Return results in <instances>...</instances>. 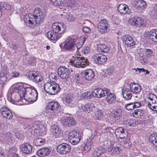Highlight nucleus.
<instances>
[{
  "label": "nucleus",
  "instance_id": "nucleus-47",
  "mask_svg": "<svg viewBox=\"0 0 157 157\" xmlns=\"http://www.w3.org/2000/svg\"><path fill=\"white\" fill-rule=\"evenodd\" d=\"M0 6L2 8L8 10L11 8L10 6L7 2H1Z\"/></svg>",
  "mask_w": 157,
  "mask_h": 157
},
{
  "label": "nucleus",
  "instance_id": "nucleus-52",
  "mask_svg": "<svg viewBox=\"0 0 157 157\" xmlns=\"http://www.w3.org/2000/svg\"><path fill=\"white\" fill-rule=\"evenodd\" d=\"M145 50V53L147 57H150L152 56L153 51L149 49H146Z\"/></svg>",
  "mask_w": 157,
  "mask_h": 157
},
{
  "label": "nucleus",
  "instance_id": "nucleus-23",
  "mask_svg": "<svg viewBox=\"0 0 157 157\" xmlns=\"http://www.w3.org/2000/svg\"><path fill=\"white\" fill-rule=\"evenodd\" d=\"M21 151L23 153L28 154L31 153L33 150V147L28 143L24 144L20 146Z\"/></svg>",
  "mask_w": 157,
  "mask_h": 157
},
{
  "label": "nucleus",
  "instance_id": "nucleus-62",
  "mask_svg": "<svg viewBox=\"0 0 157 157\" xmlns=\"http://www.w3.org/2000/svg\"><path fill=\"white\" fill-rule=\"evenodd\" d=\"M141 72H146L145 75H146L149 73L148 71L147 70H146L143 68H141Z\"/></svg>",
  "mask_w": 157,
  "mask_h": 157
},
{
  "label": "nucleus",
  "instance_id": "nucleus-11",
  "mask_svg": "<svg viewBox=\"0 0 157 157\" xmlns=\"http://www.w3.org/2000/svg\"><path fill=\"white\" fill-rule=\"evenodd\" d=\"M108 27V24L107 21L105 19L101 20L98 24V31L101 34L107 33Z\"/></svg>",
  "mask_w": 157,
  "mask_h": 157
},
{
  "label": "nucleus",
  "instance_id": "nucleus-5",
  "mask_svg": "<svg viewBox=\"0 0 157 157\" xmlns=\"http://www.w3.org/2000/svg\"><path fill=\"white\" fill-rule=\"evenodd\" d=\"M148 100L146 101L147 106L153 111H157V98L151 94L148 95Z\"/></svg>",
  "mask_w": 157,
  "mask_h": 157
},
{
  "label": "nucleus",
  "instance_id": "nucleus-13",
  "mask_svg": "<svg viewBox=\"0 0 157 157\" xmlns=\"http://www.w3.org/2000/svg\"><path fill=\"white\" fill-rule=\"evenodd\" d=\"M70 145L66 143H63L57 146L56 148L57 152L62 155H66L70 151Z\"/></svg>",
  "mask_w": 157,
  "mask_h": 157
},
{
  "label": "nucleus",
  "instance_id": "nucleus-4",
  "mask_svg": "<svg viewBox=\"0 0 157 157\" xmlns=\"http://www.w3.org/2000/svg\"><path fill=\"white\" fill-rule=\"evenodd\" d=\"M44 88L47 93L52 95L56 94L60 90L59 85L53 81L46 82Z\"/></svg>",
  "mask_w": 157,
  "mask_h": 157
},
{
  "label": "nucleus",
  "instance_id": "nucleus-45",
  "mask_svg": "<svg viewBox=\"0 0 157 157\" xmlns=\"http://www.w3.org/2000/svg\"><path fill=\"white\" fill-rule=\"evenodd\" d=\"M7 79V77L5 75L4 73L3 72L0 73V83H4Z\"/></svg>",
  "mask_w": 157,
  "mask_h": 157
},
{
  "label": "nucleus",
  "instance_id": "nucleus-10",
  "mask_svg": "<svg viewBox=\"0 0 157 157\" xmlns=\"http://www.w3.org/2000/svg\"><path fill=\"white\" fill-rule=\"evenodd\" d=\"M109 92H110V90L108 89L97 88L94 89L93 90V96L97 98H102L106 96V94Z\"/></svg>",
  "mask_w": 157,
  "mask_h": 157
},
{
  "label": "nucleus",
  "instance_id": "nucleus-61",
  "mask_svg": "<svg viewBox=\"0 0 157 157\" xmlns=\"http://www.w3.org/2000/svg\"><path fill=\"white\" fill-rule=\"evenodd\" d=\"M97 134V133L96 131L95 130L93 131L92 132V136H93V137H92V138H94L95 137H96Z\"/></svg>",
  "mask_w": 157,
  "mask_h": 157
},
{
  "label": "nucleus",
  "instance_id": "nucleus-42",
  "mask_svg": "<svg viewBox=\"0 0 157 157\" xmlns=\"http://www.w3.org/2000/svg\"><path fill=\"white\" fill-rule=\"evenodd\" d=\"M144 113L143 111L140 109H137L135 110L134 113H132L133 116L136 118L141 117L143 116Z\"/></svg>",
  "mask_w": 157,
  "mask_h": 157
},
{
  "label": "nucleus",
  "instance_id": "nucleus-54",
  "mask_svg": "<svg viewBox=\"0 0 157 157\" xmlns=\"http://www.w3.org/2000/svg\"><path fill=\"white\" fill-rule=\"evenodd\" d=\"M91 148L90 143V142L86 143V144L84 146V149L86 151H89Z\"/></svg>",
  "mask_w": 157,
  "mask_h": 157
},
{
  "label": "nucleus",
  "instance_id": "nucleus-38",
  "mask_svg": "<svg viewBox=\"0 0 157 157\" xmlns=\"http://www.w3.org/2000/svg\"><path fill=\"white\" fill-rule=\"evenodd\" d=\"M46 141L45 139L37 138L34 140V142L36 146H39L44 145L46 143Z\"/></svg>",
  "mask_w": 157,
  "mask_h": 157
},
{
  "label": "nucleus",
  "instance_id": "nucleus-14",
  "mask_svg": "<svg viewBox=\"0 0 157 157\" xmlns=\"http://www.w3.org/2000/svg\"><path fill=\"white\" fill-rule=\"evenodd\" d=\"M128 22L131 25L137 27H140L144 24V20L138 16H135L129 19Z\"/></svg>",
  "mask_w": 157,
  "mask_h": 157
},
{
  "label": "nucleus",
  "instance_id": "nucleus-1",
  "mask_svg": "<svg viewBox=\"0 0 157 157\" xmlns=\"http://www.w3.org/2000/svg\"><path fill=\"white\" fill-rule=\"evenodd\" d=\"M45 14L41 9L37 8L34 10L33 14H26L24 17V21L26 25L33 27L41 24L44 21Z\"/></svg>",
  "mask_w": 157,
  "mask_h": 157
},
{
  "label": "nucleus",
  "instance_id": "nucleus-26",
  "mask_svg": "<svg viewBox=\"0 0 157 157\" xmlns=\"http://www.w3.org/2000/svg\"><path fill=\"white\" fill-rule=\"evenodd\" d=\"M95 63L98 64H103L107 60L106 56L102 54L96 55L94 57Z\"/></svg>",
  "mask_w": 157,
  "mask_h": 157
},
{
  "label": "nucleus",
  "instance_id": "nucleus-51",
  "mask_svg": "<svg viewBox=\"0 0 157 157\" xmlns=\"http://www.w3.org/2000/svg\"><path fill=\"white\" fill-rule=\"evenodd\" d=\"M133 104V103L127 104L125 105V107L126 109L128 110H130L134 109V108Z\"/></svg>",
  "mask_w": 157,
  "mask_h": 157
},
{
  "label": "nucleus",
  "instance_id": "nucleus-7",
  "mask_svg": "<svg viewBox=\"0 0 157 157\" xmlns=\"http://www.w3.org/2000/svg\"><path fill=\"white\" fill-rule=\"evenodd\" d=\"M28 77L29 79L36 83H41L44 86V78L40 74L34 71H30L28 73Z\"/></svg>",
  "mask_w": 157,
  "mask_h": 157
},
{
  "label": "nucleus",
  "instance_id": "nucleus-53",
  "mask_svg": "<svg viewBox=\"0 0 157 157\" xmlns=\"http://www.w3.org/2000/svg\"><path fill=\"white\" fill-rule=\"evenodd\" d=\"M67 19L69 21H74L75 18L74 16L71 15H68L67 17Z\"/></svg>",
  "mask_w": 157,
  "mask_h": 157
},
{
  "label": "nucleus",
  "instance_id": "nucleus-33",
  "mask_svg": "<svg viewBox=\"0 0 157 157\" xmlns=\"http://www.w3.org/2000/svg\"><path fill=\"white\" fill-rule=\"evenodd\" d=\"M149 36L153 41L157 42V29H153L149 33Z\"/></svg>",
  "mask_w": 157,
  "mask_h": 157
},
{
  "label": "nucleus",
  "instance_id": "nucleus-41",
  "mask_svg": "<svg viewBox=\"0 0 157 157\" xmlns=\"http://www.w3.org/2000/svg\"><path fill=\"white\" fill-rule=\"evenodd\" d=\"M127 132L125 129L122 127H119L116 129L115 133L116 135H119L120 134L126 135V132Z\"/></svg>",
  "mask_w": 157,
  "mask_h": 157
},
{
  "label": "nucleus",
  "instance_id": "nucleus-28",
  "mask_svg": "<svg viewBox=\"0 0 157 157\" xmlns=\"http://www.w3.org/2000/svg\"><path fill=\"white\" fill-rule=\"evenodd\" d=\"M130 90L134 94H138L141 90V87L138 84L131 83L130 85Z\"/></svg>",
  "mask_w": 157,
  "mask_h": 157
},
{
  "label": "nucleus",
  "instance_id": "nucleus-55",
  "mask_svg": "<svg viewBox=\"0 0 157 157\" xmlns=\"http://www.w3.org/2000/svg\"><path fill=\"white\" fill-rule=\"evenodd\" d=\"M89 51V47L87 46L84 47L82 50V53L85 54L88 53Z\"/></svg>",
  "mask_w": 157,
  "mask_h": 157
},
{
  "label": "nucleus",
  "instance_id": "nucleus-31",
  "mask_svg": "<svg viewBox=\"0 0 157 157\" xmlns=\"http://www.w3.org/2000/svg\"><path fill=\"white\" fill-rule=\"evenodd\" d=\"M128 6L126 4H120L117 7V10L121 13L126 14H129V12H128Z\"/></svg>",
  "mask_w": 157,
  "mask_h": 157
},
{
  "label": "nucleus",
  "instance_id": "nucleus-20",
  "mask_svg": "<svg viewBox=\"0 0 157 157\" xmlns=\"http://www.w3.org/2000/svg\"><path fill=\"white\" fill-rule=\"evenodd\" d=\"M122 113V111L120 109H117L113 111L111 113V117L110 118V121L111 123H113L116 120H118L120 119Z\"/></svg>",
  "mask_w": 157,
  "mask_h": 157
},
{
  "label": "nucleus",
  "instance_id": "nucleus-17",
  "mask_svg": "<svg viewBox=\"0 0 157 157\" xmlns=\"http://www.w3.org/2000/svg\"><path fill=\"white\" fill-rule=\"evenodd\" d=\"M133 6L139 10L143 11L146 8L147 4L145 1L143 0H138L135 1L132 3Z\"/></svg>",
  "mask_w": 157,
  "mask_h": 157
},
{
  "label": "nucleus",
  "instance_id": "nucleus-3",
  "mask_svg": "<svg viewBox=\"0 0 157 157\" xmlns=\"http://www.w3.org/2000/svg\"><path fill=\"white\" fill-rule=\"evenodd\" d=\"M23 97L26 101L29 102L35 101L37 99L38 93L36 90L31 87H26L24 89Z\"/></svg>",
  "mask_w": 157,
  "mask_h": 157
},
{
  "label": "nucleus",
  "instance_id": "nucleus-57",
  "mask_svg": "<svg viewBox=\"0 0 157 157\" xmlns=\"http://www.w3.org/2000/svg\"><path fill=\"white\" fill-rule=\"evenodd\" d=\"M49 1L54 6H57L59 5L58 0H49Z\"/></svg>",
  "mask_w": 157,
  "mask_h": 157
},
{
  "label": "nucleus",
  "instance_id": "nucleus-24",
  "mask_svg": "<svg viewBox=\"0 0 157 157\" xmlns=\"http://www.w3.org/2000/svg\"><path fill=\"white\" fill-rule=\"evenodd\" d=\"M61 122L63 124L68 126L74 125L76 123L74 118L72 117L69 116L65 117Z\"/></svg>",
  "mask_w": 157,
  "mask_h": 157
},
{
  "label": "nucleus",
  "instance_id": "nucleus-39",
  "mask_svg": "<svg viewBox=\"0 0 157 157\" xmlns=\"http://www.w3.org/2000/svg\"><path fill=\"white\" fill-rule=\"evenodd\" d=\"M98 51L99 52L107 53L109 52V48L106 45L104 44L98 45Z\"/></svg>",
  "mask_w": 157,
  "mask_h": 157
},
{
  "label": "nucleus",
  "instance_id": "nucleus-64",
  "mask_svg": "<svg viewBox=\"0 0 157 157\" xmlns=\"http://www.w3.org/2000/svg\"><path fill=\"white\" fill-rule=\"evenodd\" d=\"M154 10L157 13V4H155L154 6Z\"/></svg>",
  "mask_w": 157,
  "mask_h": 157
},
{
  "label": "nucleus",
  "instance_id": "nucleus-27",
  "mask_svg": "<svg viewBox=\"0 0 157 157\" xmlns=\"http://www.w3.org/2000/svg\"><path fill=\"white\" fill-rule=\"evenodd\" d=\"M122 94L124 99L126 100H130L132 96L131 91L126 86H124L122 90Z\"/></svg>",
  "mask_w": 157,
  "mask_h": 157
},
{
  "label": "nucleus",
  "instance_id": "nucleus-12",
  "mask_svg": "<svg viewBox=\"0 0 157 157\" xmlns=\"http://www.w3.org/2000/svg\"><path fill=\"white\" fill-rule=\"evenodd\" d=\"M78 108L80 112L83 114H88L93 111L95 109V107L92 104H87L85 105L79 104Z\"/></svg>",
  "mask_w": 157,
  "mask_h": 157
},
{
  "label": "nucleus",
  "instance_id": "nucleus-2",
  "mask_svg": "<svg viewBox=\"0 0 157 157\" xmlns=\"http://www.w3.org/2000/svg\"><path fill=\"white\" fill-rule=\"evenodd\" d=\"M66 29V26L61 22H55L52 25V30L48 31L47 36L49 39L56 40L61 37L64 34Z\"/></svg>",
  "mask_w": 157,
  "mask_h": 157
},
{
  "label": "nucleus",
  "instance_id": "nucleus-63",
  "mask_svg": "<svg viewBox=\"0 0 157 157\" xmlns=\"http://www.w3.org/2000/svg\"><path fill=\"white\" fill-rule=\"evenodd\" d=\"M129 140L128 138H125L124 141V144H126L127 143H129Z\"/></svg>",
  "mask_w": 157,
  "mask_h": 157
},
{
  "label": "nucleus",
  "instance_id": "nucleus-43",
  "mask_svg": "<svg viewBox=\"0 0 157 157\" xmlns=\"http://www.w3.org/2000/svg\"><path fill=\"white\" fill-rule=\"evenodd\" d=\"M122 151L121 147L115 146L112 150V154L115 155L119 154Z\"/></svg>",
  "mask_w": 157,
  "mask_h": 157
},
{
  "label": "nucleus",
  "instance_id": "nucleus-34",
  "mask_svg": "<svg viewBox=\"0 0 157 157\" xmlns=\"http://www.w3.org/2000/svg\"><path fill=\"white\" fill-rule=\"evenodd\" d=\"M1 137L2 139L0 140H3L9 142L10 140H13V135L10 132L4 133L2 135Z\"/></svg>",
  "mask_w": 157,
  "mask_h": 157
},
{
  "label": "nucleus",
  "instance_id": "nucleus-6",
  "mask_svg": "<svg viewBox=\"0 0 157 157\" xmlns=\"http://www.w3.org/2000/svg\"><path fill=\"white\" fill-rule=\"evenodd\" d=\"M81 138L80 134L75 130H71L68 134V140L73 145L78 144Z\"/></svg>",
  "mask_w": 157,
  "mask_h": 157
},
{
  "label": "nucleus",
  "instance_id": "nucleus-48",
  "mask_svg": "<svg viewBox=\"0 0 157 157\" xmlns=\"http://www.w3.org/2000/svg\"><path fill=\"white\" fill-rule=\"evenodd\" d=\"M135 120L132 119H130L128 120L127 121V124L130 126H134L136 125Z\"/></svg>",
  "mask_w": 157,
  "mask_h": 157
},
{
  "label": "nucleus",
  "instance_id": "nucleus-25",
  "mask_svg": "<svg viewBox=\"0 0 157 157\" xmlns=\"http://www.w3.org/2000/svg\"><path fill=\"white\" fill-rule=\"evenodd\" d=\"M51 152V149L48 147H46L38 150L36 154L39 157H44L49 155Z\"/></svg>",
  "mask_w": 157,
  "mask_h": 157
},
{
  "label": "nucleus",
  "instance_id": "nucleus-35",
  "mask_svg": "<svg viewBox=\"0 0 157 157\" xmlns=\"http://www.w3.org/2000/svg\"><path fill=\"white\" fill-rule=\"evenodd\" d=\"M105 152V150L104 148L102 147H99L94 150L93 155L95 157H99Z\"/></svg>",
  "mask_w": 157,
  "mask_h": 157
},
{
  "label": "nucleus",
  "instance_id": "nucleus-44",
  "mask_svg": "<svg viewBox=\"0 0 157 157\" xmlns=\"http://www.w3.org/2000/svg\"><path fill=\"white\" fill-rule=\"evenodd\" d=\"M93 116L96 119L100 120L102 117L103 114L101 110L98 109L96 112L95 114Z\"/></svg>",
  "mask_w": 157,
  "mask_h": 157
},
{
  "label": "nucleus",
  "instance_id": "nucleus-36",
  "mask_svg": "<svg viewBox=\"0 0 157 157\" xmlns=\"http://www.w3.org/2000/svg\"><path fill=\"white\" fill-rule=\"evenodd\" d=\"M65 3L67 6L71 8L75 7L78 4V0H65Z\"/></svg>",
  "mask_w": 157,
  "mask_h": 157
},
{
  "label": "nucleus",
  "instance_id": "nucleus-22",
  "mask_svg": "<svg viewBox=\"0 0 157 157\" xmlns=\"http://www.w3.org/2000/svg\"><path fill=\"white\" fill-rule=\"evenodd\" d=\"M124 41L128 47L132 46L136 44L132 37L129 35H126L123 36Z\"/></svg>",
  "mask_w": 157,
  "mask_h": 157
},
{
  "label": "nucleus",
  "instance_id": "nucleus-40",
  "mask_svg": "<svg viewBox=\"0 0 157 157\" xmlns=\"http://www.w3.org/2000/svg\"><path fill=\"white\" fill-rule=\"evenodd\" d=\"M149 140L157 148V133L151 134L149 136Z\"/></svg>",
  "mask_w": 157,
  "mask_h": 157
},
{
  "label": "nucleus",
  "instance_id": "nucleus-9",
  "mask_svg": "<svg viewBox=\"0 0 157 157\" xmlns=\"http://www.w3.org/2000/svg\"><path fill=\"white\" fill-rule=\"evenodd\" d=\"M20 88L18 87H15L13 90V92L11 93V97L8 98V100L11 102L14 103L15 102L19 101L21 98V96L20 93L21 91H20Z\"/></svg>",
  "mask_w": 157,
  "mask_h": 157
},
{
  "label": "nucleus",
  "instance_id": "nucleus-46",
  "mask_svg": "<svg viewBox=\"0 0 157 157\" xmlns=\"http://www.w3.org/2000/svg\"><path fill=\"white\" fill-rule=\"evenodd\" d=\"M82 40L81 42H78L76 44V48H75V49L76 51H77V50L80 49L82 47L83 44L85 41V37H82Z\"/></svg>",
  "mask_w": 157,
  "mask_h": 157
},
{
  "label": "nucleus",
  "instance_id": "nucleus-16",
  "mask_svg": "<svg viewBox=\"0 0 157 157\" xmlns=\"http://www.w3.org/2000/svg\"><path fill=\"white\" fill-rule=\"evenodd\" d=\"M51 134L56 138L61 137L62 135L61 129L57 125L54 124L52 126L50 130Z\"/></svg>",
  "mask_w": 157,
  "mask_h": 157
},
{
  "label": "nucleus",
  "instance_id": "nucleus-58",
  "mask_svg": "<svg viewBox=\"0 0 157 157\" xmlns=\"http://www.w3.org/2000/svg\"><path fill=\"white\" fill-rule=\"evenodd\" d=\"M79 75L76 73L75 74V80L76 81V82L78 83L79 82V81L80 80V78H79Z\"/></svg>",
  "mask_w": 157,
  "mask_h": 157
},
{
  "label": "nucleus",
  "instance_id": "nucleus-15",
  "mask_svg": "<svg viewBox=\"0 0 157 157\" xmlns=\"http://www.w3.org/2000/svg\"><path fill=\"white\" fill-rule=\"evenodd\" d=\"M58 73L61 78L65 79H67L70 75L69 69L63 67L58 68Z\"/></svg>",
  "mask_w": 157,
  "mask_h": 157
},
{
  "label": "nucleus",
  "instance_id": "nucleus-21",
  "mask_svg": "<svg viewBox=\"0 0 157 157\" xmlns=\"http://www.w3.org/2000/svg\"><path fill=\"white\" fill-rule=\"evenodd\" d=\"M65 101L71 107H75L76 105V99L75 96L71 94H68L65 98Z\"/></svg>",
  "mask_w": 157,
  "mask_h": 157
},
{
  "label": "nucleus",
  "instance_id": "nucleus-37",
  "mask_svg": "<svg viewBox=\"0 0 157 157\" xmlns=\"http://www.w3.org/2000/svg\"><path fill=\"white\" fill-rule=\"evenodd\" d=\"M104 134L105 137L106 136H107L106 137L107 139L110 140H111V141L110 142V145L112 147L115 144V140L113 139V134L109 132H105Z\"/></svg>",
  "mask_w": 157,
  "mask_h": 157
},
{
  "label": "nucleus",
  "instance_id": "nucleus-29",
  "mask_svg": "<svg viewBox=\"0 0 157 157\" xmlns=\"http://www.w3.org/2000/svg\"><path fill=\"white\" fill-rule=\"evenodd\" d=\"M105 101L109 104L115 103L116 101V96L113 93L109 92L106 94Z\"/></svg>",
  "mask_w": 157,
  "mask_h": 157
},
{
  "label": "nucleus",
  "instance_id": "nucleus-49",
  "mask_svg": "<svg viewBox=\"0 0 157 157\" xmlns=\"http://www.w3.org/2000/svg\"><path fill=\"white\" fill-rule=\"evenodd\" d=\"M20 75V73L18 71H14L11 73L10 74L11 76L10 78H17Z\"/></svg>",
  "mask_w": 157,
  "mask_h": 157
},
{
  "label": "nucleus",
  "instance_id": "nucleus-8",
  "mask_svg": "<svg viewBox=\"0 0 157 157\" xmlns=\"http://www.w3.org/2000/svg\"><path fill=\"white\" fill-rule=\"evenodd\" d=\"M72 63L74 66L77 67H84L88 65V62L86 59L83 57H73Z\"/></svg>",
  "mask_w": 157,
  "mask_h": 157
},
{
  "label": "nucleus",
  "instance_id": "nucleus-60",
  "mask_svg": "<svg viewBox=\"0 0 157 157\" xmlns=\"http://www.w3.org/2000/svg\"><path fill=\"white\" fill-rule=\"evenodd\" d=\"M87 98L90 99L92 98V96H93V92L92 93H90V92L87 91Z\"/></svg>",
  "mask_w": 157,
  "mask_h": 157
},
{
  "label": "nucleus",
  "instance_id": "nucleus-19",
  "mask_svg": "<svg viewBox=\"0 0 157 157\" xmlns=\"http://www.w3.org/2000/svg\"><path fill=\"white\" fill-rule=\"evenodd\" d=\"M81 75L87 80L90 81L94 77V74L93 70L88 69L83 71L81 72Z\"/></svg>",
  "mask_w": 157,
  "mask_h": 157
},
{
  "label": "nucleus",
  "instance_id": "nucleus-59",
  "mask_svg": "<svg viewBox=\"0 0 157 157\" xmlns=\"http://www.w3.org/2000/svg\"><path fill=\"white\" fill-rule=\"evenodd\" d=\"M133 105L134 108H137L140 107L141 105V103L139 102H135L133 103Z\"/></svg>",
  "mask_w": 157,
  "mask_h": 157
},
{
  "label": "nucleus",
  "instance_id": "nucleus-50",
  "mask_svg": "<svg viewBox=\"0 0 157 157\" xmlns=\"http://www.w3.org/2000/svg\"><path fill=\"white\" fill-rule=\"evenodd\" d=\"M114 67L111 66L108 68L105 71V73L109 75H110L113 72Z\"/></svg>",
  "mask_w": 157,
  "mask_h": 157
},
{
  "label": "nucleus",
  "instance_id": "nucleus-32",
  "mask_svg": "<svg viewBox=\"0 0 157 157\" xmlns=\"http://www.w3.org/2000/svg\"><path fill=\"white\" fill-rule=\"evenodd\" d=\"M59 105L57 102L51 101L49 102L47 106V108L52 111H56L59 108Z\"/></svg>",
  "mask_w": 157,
  "mask_h": 157
},
{
  "label": "nucleus",
  "instance_id": "nucleus-18",
  "mask_svg": "<svg viewBox=\"0 0 157 157\" xmlns=\"http://www.w3.org/2000/svg\"><path fill=\"white\" fill-rule=\"evenodd\" d=\"M0 112L4 117L9 120L12 118L13 115L11 110L7 107H2L0 109Z\"/></svg>",
  "mask_w": 157,
  "mask_h": 157
},
{
  "label": "nucleus",
  "instance_id": "nucleus-30",
  "mask_svg": "<svg viewBox=\"0 0 157 157\" xmlns=\"http://www.w3.org/2000/svg\"><path fill=\"white\" fill-rule=\"evenodd\" d=\"M63 47L66 49L71 51L75 50L76 48L74 42L71 40L67 41L64 44Z\"/></svg>",
  "mask_w": 157,
  "mask_h": 157
},
{
  "label": "nucleus",
  "instance_id": "nucleus-56",
  "mask_svg": "<svg viewBox=\"0 0 157 157\" xmlns=\"http://www.w3.org/2000/svg\"><path fill=\"white\" fill-rule=\"evenodd\" d=\"M82 30L84 33H89L90 32V28L87 27H84L83 28Z\"/></svg>",
  "mask_w": 157,
  "mask_h": 157
}]
</instances>
